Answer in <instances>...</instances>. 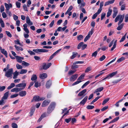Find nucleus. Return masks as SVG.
Returning a JSON list of instances; mask_svg holds the SVG:
<instances>
[{"label": "nucleus", "instance_id": "nucleus-29", "mask_svg": "<svg viewBox=\"0 0 128 128\" xmlns=\"http://www.w3.org/2000/svg\"><path fill=\"white\" fill-rule=\"evenodd\" d=\"M117 41V40H115V41L114 42L113 47L112 48H111V51H112V50H114L116 47Z\"/></svg>", "mask_w": 128, "mask_h": 128}, {"label": "nucleus", "instance_id": "nucleus-33", "mask_svg": "<svg viewBox=\"0 0 128 128\" xmlns=\"http://www.w3.org/2000/svg\"><path fill=\"white\" fill-rule=\"evenodd\" d=\"M37 78V77L36 75L35 74H34L32 76L31 79L32 81H34L36 80Z\"/></svg>", "mask_w": 128, "mask_h": 128}, {"label": "nucleus", "instance_id": "nucleus-37", "mask_svg": "<svg viewBox=\"0 0 128 128\" xmlns=\"http://www.w3.org/2000/svg\"><path fill=\"white\" fill-rule=\"evenodd\" d=\"M126 4H125L121 5L120 10H125L126 9Z\"/></svg>", "mask_w": 128, "mask_h": 128}, {"label": "nucleus", "instance_id": "nucleus-50", "mask_svg": "<svg viewBox=\"0 0 128 128\" xmlns=\"http://www.w3.org/2000/svg\"><path fill=\"white\" fill-rule=\"evenodd\" d=\"M116 58H115L113 60H112L110 62H109L106 65V66H108L110 64L112 63V62H114L116 60Z\"/></svg>", "mask_w": 128, "mask_h": 128}, {"label": "nucleus", "instance_id": "nucleus-46", "mask_svg": "<svg viewBox=\"0 0 128 128\" xmlns=\"http://www.w3.org/2000/svg\"><path fill=\"white\" fill-rule=\"evenodd\" d=\"M40 83H39L38 82H35L34 85L35 87L36 88H38L40 86Z\"/></svg>", "mask_w": 128, "mask_h": 128}, {"label": "nucleus", "instance_id": "nucleus-3", "mask_svg": "<svg viewBox=\"0 0 128 128\" xmlns=\"http://www.w3.org/2000/svg\"><path fill=\"white\" fill-rule=\"evenodd\" d=\"M56 105L55 103L52 102L50 105L48 109L47 112L48 113H50L54 110Z\"/></svg>", "mask_w": 128, "mask_h": 128}, {"label": "nucleus", "instance_id": "nucleus-56", "mask_svg": "<svg viewBox=\"0 0 128 128\" xmlns=\"http://www.w3.org/2000/svg\"><path fill=\"white\" fill-rule=\"evenodd\" d=\"M82 82V81L81 80H78L77 81L75 82L74 83L72 84V85L73 86H74V85H75L76 84H77L79 83H80V82Z\"/></svg>", "mask_w": 128, "mask_h": 128}, {"label": "nucleus", "instance_id": "nucleus-63", "mask_svg": "<svg viewBox=\"0 0 128 128\" xmlns=\"http://www.w3.org/2000/svg\"><path fill=\"white\" fill-rule=\"evenodd\" d=\"M23 7L25 11L27 12L28 11V10L27 9V6L26 4H24L23 6Z\"/></svg>", "mask_w": 128, "mask_h": 128}, {"label": "nucleus", "instance_id": "nucleus-16", "mask_svg": "<svg viewBox=\"0 0 128 128\" xmlns=\"http://www.w3.org/2000/svg\"><path fill=\"white\" fill-rule=\"evenodd\" d=\"M9 92H5L2 98L3 100H6L8 98V96Z\"/></svg>", "mask_w": 128, "mask_h": 128}, {"label": "nucleus", "instance_id": "nucleus-30", "mask_svg": "<svg viewBox=\"0 0 128 128\" xmlns=\"http://www.w3.org/2000/svg\"><path fill=\"white\" fill-rule=\"evenodd\" d=\"M27 72V70L26 69H22L20 72V74H26V73Z\"/></svg>", "mask_w": 128, "mask_h": 128}, {"label": "nucleus", "instance_id": "nucleus-39", "mask_svg": "<svg viewBox=\"0 0 128 128\" xmlns=\"http://www.w3.org/2000/svg\"><path fill=\"white\" fill-rule=\"evenodd\" d=\"M22 65L26 66H28L30 65V64L24 61H22Z\"/></svg>", "mask_w": 128, "mask_h": 128}, {"label": "nucleus", "instance_id": "nucleus-51", "mask_svg": "<svg viewBox=\"0 0 128 128\" xmlns=\"http://www.w3.org/2000/svg\"><path fill=\"white\" fill-rule=\"evenodd\" d=\"M109 98H108L105 99L103 102L102 104L104 105L106 104L107 102H108L109 100Z\"/></svg>", "mask_w": 128, "mask_h": 128}, {"label": "nucleus", "instance_id": "nucleus-48", "mask_svg": "<svg viewBox=\"0 0 128 128\" xmlns=\"http://www.w3.org/2000/svg\"><path fill=\"white\" fill-rule=\"evenodd\" d=\"M6 88V86H0V92H1L4 90Z\"/></svg>", "mask_w": 128, "mask_h": 128}, {"label": "nucleus", "instance_id": "nucleus-24", "mask_svg": "<svg viewBox=\"0 0 128 128\" xmlns=\"http://www.w3.org/2000/svg\"><path fill=\"white\" fill-rule=\"evenodd\" d=\"M72 55L71 57V59L74 58L78 54V53L76 52H72Z\"/></svg>", "mask_w": 128, "mask_h": 128}, {"label": "nucleus", "instance_id": "nucleus-62", "mask_svg": "<svg viewBox=\"0 0 128 128\" xmlns=\"http://www.w3.org/2000/svg\"><path fill=\"white\" fill-rule=\"evenodd\" d=\"M76 120L75 118H72L71 122L72 124H73L74 123L76 122Z\"/></svg>", "mask_w": 128, "mask_h": 128}, {"label": "nucleus", "instance_id": "nucleus-59", "mask_svg": "<svg viewBox=\"0 0 128 128\" xmlns=\"http://www.w3.org/2000/svg\"><path fill=\"white\" fill-rule=\"evenodd\" d=\"M90 37V36H88V35H87L85 38L84 40V42H86L89 39Z\"/></svg>", "mask_w": 128, "mask_h": 128}, {"label": "nucleus", "instance_id": "nucleus-6", "mask_svg": "<svg viewBox=\"0 0 128 128\" xmlns=\"http://www.w3.org/2000/svg\"><path fill=\"white\" fill-rule=\"evenodd\" d=\"M45 99L44 97L40 98L38 96H35L33 97V99L35 101L38 102L41 100H42Z\"/></svg>", "mask_w": 128, "mask_h": 128}, {"label": "nucleus", "instance_id": "nucleus-28", "mask_svg": "<svg viewBox=\"0 0 128 128\" xmlns=\"http://www.w3.org/2000/svg\"><path fill=\"white\" fill-rule=\"evenodd\" d=\"M14 47L15 48L16 50L18 51H19L20 50L22 51L23 50L22 48L19 47L16 45H15Z\"/></svg>", "mask_w": 128, "mask_h": 128}, {"label": "nucleus", "instance_id": "nucleus-25", "mask_svg": "<svg viewBox=\"0 0 128 128\" xmlns=\"http://www.w3.org/2000/svg\"><path fill=\"white\" fill-rule=\"evenodd\" d=\"M124 24L123 23L121 24L120 25V24L118 25V27L117 29L119 30H120L123 28Z\"/></svg>", "mask_w": 128, "mask_h": 128}, {"label": "nucleus", "instance_id": "nucleus-60", "mask_svg": "<svg viewBox=\"0 0 128 128\" xmlns=\"http://www.w3.org/2000/svg\"><path fill=\"white\" fill-rule=\"evenodd\" d=\"M97 52L96 51L92 54V56L95 57L97 56Z\"/></svg>", "mask_w": 128, "mask_h": 128}, {"label": "nucleus", "instance_id": "nucleus-35", "mask_svg": "<svg viewBox=\"0 0 128 128\" xmlns=\"http://www.w3.org/2000/svg\"><path fill=\"white\" fill-rule=\"evenodd\" d=\"M16 67L18 69H21L23 67L21 65H20L18 64H16Z\"/></svg>", "mask_w": 128, "mask_h": 128}, {"label": "nucleus", "instance_id": "nucleus-10", "mask_svg": "<svg viewBox=\"0 0 128 128\" xmlns=\"http://www.w3.org/2000/svg\"><path fill=\"white\" fill-rule=\"evenodd\" d=\"M78 76V74H75L72 75L70 78V80L71 81H74L77 78Z\"/></svg>", "mask_w": 128, "mask_h": 128}, {"label": "nucleus", "instance_id": "nucleus-22", "mask_svg": "<svg viewBox=\"0 0 128 128\" xmlns=\"http://www.w3.org/2000/svg\"><path fill=\"white\" fill-rule=\"evenodd\" d=\"M86 89L83 90L78 93V96H82L86 92Z\"/></svg>", "mask_w": 128, "mask_h": 128}, {"label": "nucleus", "instance_id": "nucleus-42", "mask_svg": "<svg viewBox=\"0 0 128 128\" xmlns=\"http://www.w3.org/2000/svg\"><path fill=\"white\" fill-rule=\"evenodd\" d=\"M18 95V94H14L10 96V98H14L16 97Z\"/></svg>", "mask_w": 128, "mask_h": 128}, {"label": "nucleus", "instance_id": "nucleus-13", "mask_svg": "<svg viewBox=\"0 0 128 128\" xmlns=\"http://www.w3.org/2000/svg\"><path fill=\"white\" fill-rule=\"evenodd\" d=\"M50 102V100H45L43 102L42 106L43 107L46 106L48 105Z\"/></svg>", "mask_w": 128, "mask_h": 128}, {"label": "nucleus", "instance_id": "nucleus-54", "mask_svg": "<svg viewBox=\"0 0 128 128\" xmlns=\"http://www.w3.org/2000/svg\"><path fill=\"white\" fill-rule=\"evenodd\" d=\"M91 70V68L90 67H88L86 70L85 72H87L90 71Z\"/></svg>", "mask_w": 128, "mask_h": 128}, {"label": "nucleus", "instance_id": "nucleus-31", "mask_svg": "<svg viewBox=\"0 0 128 128\" xmlns=\"http://www.w3.org/2000/svg\"><path fill=\"white\" fill-rule=\"evenodd\" d=\"M112 11V10L109 9L106 15V16L107 17H108L111 15Z\"/></svg>", "mask_w": 128, "mask_h": 128}, {"label": "nucleus", "instance_id": "nucleus-26", "mask_svg": "<svg viewBox=\"0 0 128 128\" xmlns=\"http://www.w3.org/2000/svg\"><path fill=\"white\" fill-rule=\"evenodd\" d=\"M1 52L4 54L6 57L7 58L8 56V53L4 49H3Z\"/></svg>", "mask_w": 128, "mask_h": 128}, {"label": "nucleus", "instance_id": "nucleus-7", "mask_svg": "<svg viewBox=\"0 0 128 128\" xmlns=\"http://www.w3.org/2000/svg\"><path fill=\"white\" fill-rule=\"evenodd\" d=\"M51 65L52 64L50 63H48L47 65L45 63H43L42 65L43 68L44 70H46L49 68Z\"/></svg>", "mask_w": 128, "mask_h": 128}, {"label": "nucleus", "instance_id": "nucleus-38", "mask_svg": "<svg viewBox=\"0 0 128 128\" xmlns=\"http://www.w3.org/2000/svg\"><path fill=\"white\" fill-rule=\"evenodd\" d=\"M94 108V106L91 105H88L86 106V108L88 110L92 109Z\"/></svg>", "mask_w": 128, "mask_h": 128}, {"label": "nucleus", "instance_id": "nucleus-9", "mask_svg": "<svg viewBox=\"0 0 128 128\" xmlns=\"http://www.w3.org/2000/svg\"><path fill=\"white\" fill-rule=\"evenodd\" d=\"M113 12L114 13L112 15V17L114 18L116 16L118 13V10L116 8L114 7L113 8Z\"/></svg>", "mask_w": 128, "mask_h": 128}, {"label": "nucleus", "instance_id": "nucleus-14", "mask_svg": "<svg viewBox=\"0 0 128 128\" xmlns=\"http://www.w3.org/2000/svg\"><path fill=\"white\" fill-rule=\"evenodd\" d=\"M21 90L20 88H14L12 89L11 92H18Z\"/></svg>", "mask_w": 128, "mask_h": 128}, {"label": "nucleus", "instance_id": "nucleus-52", "mask_svg": "<svg viewBox=\"0 0 128 128\" xmlns=\"http://www.w3.org/2000/svg\"><path fill=\"white\" fill-rule=\"evenodd\" d=\"M84 76V75L83 74L81 75L78 78L77 80H80L83 79Z\"/></svg>", "mask_w": 128, "mask_h": 128}, {"label": "nucleus", "instance_id": "nucleus-36", "mask_svg": "<svg viewBox=\"0 0 128 128\" xmlns=\"http://www.w3.org/2000/svg\"><path fill=\"white\" fill-rule=\"evenodd\" d=\"M89 81H88L85 83L82 86V88H83L85 87L86 86L90 83Z\"/></svg>", "mask_w": 128, "mask_h": 128}, {"label": "nucleus", "instance_id": "nucleus-34", "mask_svg": "<svg viewBox=\"0 0 128 128\" xmlns=\"http://www.w3.org/2000/svg\"><path fill=\"white\" fill-rule=\"evenodd\" d=\"M125 58L123 57H122L118 59L117 61V62L119 63L125 60Z\"/></svg>", "mask_w": 128, "mask_h": 128}, {"label": "nucleus", "instance_id": "nucleus-11", "mask_svg": "<svg viewBox=\"0 0 128 128\" xmlns=\"http://www.w3.org/2000/svg\"><path fill=\"white\" fill-rule=\"evenodd\" d=\"M26 94V92L24 90H22L19 93L18 95L21 97L25 96Z\"/></svg>", "mask_w": 128, "mask_h": 128}, {"label": "nucleus", "instance_id": "nucleus-21", "mask_svg": "<svg viewBox=\"0 0 128 128\" xmlns=\"http://www.w3.org/2000/svg\"><path fill=\"white\" fill-rule=\"evenodd\" d=\"M88 98L87 96H86L84 99L80 102V104L84 105L86 102Z\"/></svg>", "mask_w": 128, "mask_h": 128}, {"label": "nucleus", "instance_id": "nucleus-57", "mask_svg": "<svg viewBox=\"0 0 128 128\" xmlns=\"http://www.w3.org/2000/svg\"><path fill=\"white\" fill-rule=\"evenodd\" d=\"M108 47L107 46H104L102 47L101 49L103 51H105L107 48Z\"/></svg>", "mask_w": 128, "mask_h": 128}, {"label": "nucleus", "instance_id": "nucleus-8", "mask_svg": "<svg viewBox=\"0 0 128 128\" xmlns=\"http://www.w3.org/2000/svg\"><path fill=\"white\" fill-rule=\"evenodd\" d=\"M15 57L17 62L19 63H21L22 62V60H23L24 58L18 56H15Z\"/></svg>", "mask_w": 128, "mask_h": 128}, {"label": "nucleus", "instance_id": "nucleus-58", "mask_svg": "<svg viewBox=\"0 0 128 128\" xmlns=\"http://www.w3.org/2000/svg\"><path fill=\"white\" fill-rule=\"evenodd\" d=\"M48 50L44 49H41V52H48Z\"/></svg>", "mask_w": 128, "mask_h": 128}, {"label": "nucleus", "instance_id": "nucleus-17", "mask_svg": "<svg viewBox=\"0 0 128 128\" xmlns=\"http://www.w3.org/2000/svg\"><path fill=\"white\" fill-rule=\"evenodd\" d=\"M47 76L46 74L44 73L40 75V77L42 79H44L47 77Z\"/></svg>", "mask_w": 128, "mask_h": 128}, {"label": "nucleus", "instance_id": "nucleus-61", "mask_svg": "<svg viewBox=\"0 0 128 128\" xmlns=\"http://www.w3.org/2000/svg\"><path fill=\"white\" fill-rule=\"evenodd\" d=\"M4 8L3 5H1L0 8V11L1 12H3L4 10Z\"/></svg>", "mask_w": 128, "mask_h": 128}, {"label": "nucleus", "instance_id": "nucleus-23", "mask_svg": "<svg viewBox=\"0 0 128 128\" xmlns=\"http://www.w3.org/2000/svg\"><path fill=\"white\" fill-rule=\"evenodd\" d=\"M51 82L50 80H49L46 83V87L47 88H49L50 86L51 85Z\"/></svg>", "mask_w": 128, "mask_h": 128}, {"label": "nucleus", "instance_id": "nucleus-45", "mask_svg": "<svg viewBox=\"0 0 128 128\" xmlns=\"http://www.w3.org/2000/svg\"><path fill=\"white\" fill-rule=\"evenodd\" d=\"M5 32L7 35L8 37L10 38L12 37V34L10 32L8 31H6Z\"/></svg>", "mask_w": 128, "mask_h": 128}, {"label": "nucleus", "instance_id": "nucleus-20", "mask_svg": "<svg viewBox=\"0 0 128 128\" xmlns=\"http://www.w3.org/2000/svg\"><path fill=\"white\" fill-rule=\"evenodd\" d=\"M104 88L103 87L99 88L95 90L94 92V93H96L98 92H100L103 90Z\"/></svg>", "mask_w": 128, "mask_h": 128}, {"label": "nucleus", "instance_id": "nucleus-12", "mask_svg": "<svg viewBox=\"0 0 128 128\" xmlns=\"http://www.w3.org/2000/svg\"><path fill=\"white\" fill-rule=\"evenodd\" d=\"M4 4L6 8V10H9L10 8L12 7V5L11 4H8L6 3H5Z\"/></svg>", "mask_w": 128, "mask_h": 128}, {"label": "nucleus", "instance_id": "nucleus-49", "mask_svg": "<svg viewBox=\"0 0 128 128\" xmlns=\"http://www.w3.org/2000/svg\"><path fill=\"white\" fill-rule=\"evenodd\" d=\"M76 70H70L68 72V74L71 75L72 74H74L76 71Z\"/></svg>", "mask_w": 128, "mask_h": 128}, {"label": "nucleus", "instance_id": "nucleus-64", "mask_svg": "<svg viewBox=\"0 0 128 128\" xmlns=\"http://www.w3.org/2000/svg\"><path fill=\"white\" fill-rule=\"evenodd\" d=\"M125 21L126 22H128V14H126L125 17Z\"/></svg>", "mask_w": 128, "mask_h": 128}, {"label": "nucleus", "instance_id": "nucleus-27", "mask_svg": "<svg viewBox=\"0 0 128 128\" xmlns=\"http://www.w3.org/2000/svg\"><path fill=\"white\" fill-rule=\"evenodd\" d=\"M15 86V84L14 83H12L8 87L7 89L8 90L14 87Z\"/></svg>", "mask_w": 128, "mask_h": 128}, {"label": "nucleus", "instance_id": "nucleus-4", "mask_svg": "<svg viewBox=\"0 0 128 128\" xmlns=\"http://www.w3.org/2000/svg\"><path fill=\"white\" fill-rule=\"evenodd\" d=\"M118 73L117 71H116L112 72V73L110 74H108L106 77L103 79L102 80H105L106 79H110V78L115 76Z\"/></svg>", "mask_w": 128, "mask_h": 128}, {"label": "nucleus", "instance_id": "nucleus-44", "mask_svg": "<svg viewBox=\"0 0 128 128\" xmlns=\"http://www.w3.org/2000/svg\"><path fill=\"white\" fill-rule=\"evenodd\" d=\"M83 36L81 35H79L77 37V39L78 40H81L82 39Z\"/></svg>", "mask_w": 128, "mask_h": 128}, {"label": "nucleus", "instance_id": "nucleus-1", "mask_svg": "<svg viewBox=\"0 0 128 128\" xmlns=\"http://www.w3.org/2000/svg\"><path fill=\"white\" fill-rule=\"evenodd\" d=\"M10 65L8 64L6 68H4L3 71L5 72V76L7 78H12V73H13V69L12 68H10Z\"/></svg>", "mask_w": 128, "mask_h": 128}, {"label": "nucleus", "instance_id": "nucleus-32", "mask_svg": "<svg viewBox=\"0 0 128 128\" xmlns=\"http://www.w3.org/2000/svg\"><path fill=\"white\" fill-rule=\"evenodd\" d=\"M35 108H31L30 112V116H31L33 115L35 111Z\"/></svg>", "mask_w": 128, "mask_h": 128}, {"label": "nucleus", "instance_id": "nucleus-47", "mask_svg": "<svg viewBox=\"0 0 128 128\" xmlns=\"http://www.w3.org/2000/svg\"><path fill=\"white\" fill-rule=\"evenodd\" d=\"M106 57L104 55L102 56L99 58V60L101 61H102L104 60L106 58Z\"/></svg>", "mask_w": 128, "mask_h": 128}, {"label": "nucleus", "instance_id": "nucleus-18", "mask_svg": "<svg viewBox=\"0 0 128 128\" xmlns=\"http://www.w3.org/2000/svg\"><path fill=\"white\" fill-rule=\"evenodd\" d=\"M114 0H108V2H106L104 4V6L109 5L110 4H113L114 2Z\"/></svg>", "mask_w": 128, "mask_h": 128}, {"label": "nucleus", "instance_id": "nucleus-55", "mask_svg": "<svg viewBox=\"0 0 128 128\" xmlns=\"http://www.w3.org/2000/svg\"><path fill=\"white\" fill-rule=\"evenodd\" d=\"M16 5L18 8H19L20 7V2H16Z\"/></svg>", "mask_w": 128, "mask_h": 128}, {"label": "nucleus", "instance_id": "nucleus-19", "mask_svg": "<svg viewBox=\"0 0 128 128\" xmlns=\"http://www.w3.org/2000/svg\"><path fill=\"white\" fill-rule=\"evenodd\" d=\"M26 22L27 24L30 25H31L33 24V23L30 22V20L28 16H27L26 18Z\"/></svg>", "mask_w": 128, "mask_h": 128}, {"label": "nucleus", "instance_id": "nucleus-40", "mask_svg": "<svg viewBox=\"0 0 128 128\" xmlns=\"http://www.w3.org/2000/svg\"><path fill=\"white\" fill-rule=\"evenodd\" d=\"M12 127L13 128H18V125L15 123H12Z\"/></svg>", "mask_w": 128, "mask_h": 128}, {"label": "nucleus", "instance_id": "nucleus-41", "mask_svg": "<svg viewBox=\"0 0 128 128\" xmlns=\"http://www.w3.org/2000/svg\"><path fill=\"white\" fill-rule=\"evenodd\" d=\"M84 42H80L78 45L77 47L78 49H80L81 46L82 47V46Z\"/></svg>", "mask_w": 128, "mask_h": 128}, {"label": "nucleus", "instance_id": "nucleus-53", "mask_svg": "<svg viewBox=\"0 0 128 128\" xmlns=\"http://www.w3.org/2000/svg\"><path fill=\"white\" fill-rule=\"evenodd\" d=\"M106 15V14L105 13H102V14L101 16V20H102L105 17Z\"/></svg>", "mask_w": 128, "mask_h": 128}, {"label": "nucleus", "instance_id": "nucleus-5", "mask_svg": "<svg viewBox=\"0 0 128 128\" xmlns=\"http://www.w3.org/2000/svg\"><path fill=\"white\" fill-rule=\"evenodd\" d=\"M26 85V84L25 83H22L16 85V87L17 88L18 87H22L21 88H19L21 89V90H24L25 88Z\"/></svg>", "mask_w": 128, "mask_h": 128}, {"label": "nucleus", "instance_id": "nucleus-43", "mask_svg": "<svg viewBox=\"0 0 128 128\" xmlns=\"http://www.w3.org/2000/svg\"><path fill=\"white\" fill-rule=\"evenodd\" d=\"M33 51L36 53H39L41 52V49H34Z\"/></svg>", "mask_w": 128, "mask_h": 128}, {"label": "nucleus", "instance_id": "nucleus-15", "mask_svg": "<svg viewBox=\"0 0 128 128\" xmlns=\"http://www.w3.org/2000/svg\"><path fill=\"white\" fill-rule=\"evenodd\" d=\"M12 74H13V78L15 79L17 78L18 76L19 75V72H17V70H16L14 73H12Z\"/></svg>", "mask_w": 128, "mask_h": 128}, {"label": "nucleus", "instance_id": "nucleus-2", "mask_svg": "<svg viewBox=\"0 0 128 128\" xmlns=\"http://www.w3.org/2000/svg\"><path fill=\"white\" fill-rule=\"evenodd\" d=\"M124 17V15L120 14L118 16L115 18V22H117L119 20L118 24V25H119L123 21Z\"/></svg>", "mask_w": 128, "mask_h": 128}]
</instances>
